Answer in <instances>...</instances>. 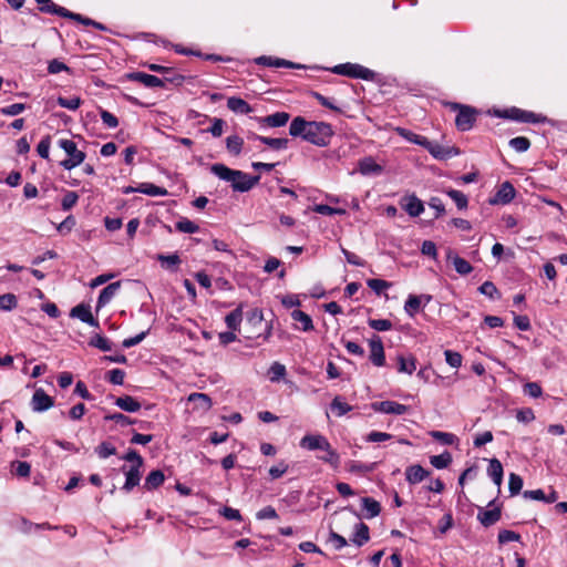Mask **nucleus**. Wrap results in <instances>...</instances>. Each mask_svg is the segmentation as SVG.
I'll return each instance as SVG.
<instances>
[{
    "mask_svg": "<svg viewBox=\"0 0 567 567\" xmlns=\"http://www.w3.org/2000/svg\"><path fill=\"white\" fill-rule=\"evenodd\" d=\"M289 134L292 137H301L316 146L324 147L330 143L333 130L328 123L306 121L303 117L297 116L290 123Z\"/></svg>",
    "mask_w": 567,
    "mask_h": 567,
    "instance_id": "1",
    "label": "nucleus"
},
{
    "mask_svg": "<svg viewBox=\"0 0 567 567\" xmlns=\"http://www.w3.org/2000/svg\"><path fill=\"white\" fill-rule=\"evenodd\" d=\"M210 171L220 179L229 182L235 192H248L259 182V176H250L241 171L231 169L224 164H214Z\"/></svg>",
    "mask_w": 567,
    "mask_h": 567,
    "instance_id": "2",
    "label": "nucleus"
},
{
    "mask_svg": "<svg viewBox=\"0 0 567 567\" xmlns=\"http://www.w3.org/2000/svg\"><path fill=\"white\" fill-rule=\"evenodd\" d=\"M58 145L65 152L68 158L63 159L60 165L66 169L71 171L79 165H81L85 159V153L78 148V145L74 141L69 138H61L58 141Z\"/></svg>",
    "mask_w": 567,
    "mask_h": 567,
    "instance_id": "3",
    "label": "nucleus"
},
{
    "mask_svg": "<svg viewBox=\"0 0 567 567\" xmlns=\"http://www.w3.org/2000/svg\"><path fill=\"white\" fill-rule=\"evenodd\" d=\"M332 71L337 74L347 75L354 79L369 80L373 76V72L360 64L344 63L336 65Z\"/></svg>",
    "mask_w": 567,
    "mask_h": 567,
    "instance_id": "4",
    "label": "nucleus"
},
{
    "mask_svg": "<svg viewBox=\"0 0 567 567\" xmlns=\"http://www.w3.org/2000/svg\"><path fill=\"white\" fill-rule=\"evenodd\" d=\"M454 109H458L455 124L461 131H468L475 122V110L470 106H461L455 104Z\"/></svg>",
    "mask_w": 567,
    "mask_h": 567,
    "instance_id": "5",
    "label": "nucleus"
},
{
    "mask_svg": "<svg viewBox=\"0 0 567 567\" xmlns=\"http://www.w3.org/2000/svg\"><path fill=\"white\" fill-rule=\"evenodd\" d=\"M423 147L426 148L429 153L439 161H445L460 154V151L455 147H444L429 140H426V143Z\"/></svg>",
    "mask_w": 567,
    "mask_h": 567,
    "instance_id": "6",
    "label": "nucleus"
},
{
    "mask_svg": "<svg viewBox=\"0 0 567 567\" xmlns=\"http://www.w3.org/2000/svg\"><path fill=\"white\" fill-rule=\"evenodd\" d=\"M370 360L375 367H383L385 363L384 348L379 336L374 334L369 340Z\"/></svg>",
    "mask_w": 567,
    "mask_h": 567,
    "instance_id": "7",
    "label": "nucleus"
},
{
    "mask_svg": "<svg viewBox=\"0 0 567 567\" xmlns=\"http://www.w3.org/2000/svg\"><path fill=\"white\" fill-rule=\"evenodd\" d=\"M515 188L509 182H504L498 188L494 197L489 198L491 205H506L509 204L515 197Z\"/></svg>",
    "mask_w": 567,
    "mask_h": 567,
    "instance_id": "8",
    "label": "nucleus"
},
{
    "mask_svg": "<svg viewBox=\"0 0 567 567\" xmlns=\"http://www.w3.org/2000/svg\"><path fill=\"white\" fill-rule=\"evenodd\" d=\"M372 410L384 414H404L409 408L395 401H380L371 404Z\"/></svg>",
    "mask_w": 567,
    "mask_h": 567,
    "instance_id": "9",
    "label": "nucleus"
},
{
    "mask_svg": "<svg viewBox=\"0 0 567 567\" xmlns=\"http://www.w3.org/2000/svg\"><path fill=\"white\" fill-rule=\"evenodd\" d=\"M505 113L508 118L524 123H538L545 120V117H540L539 115L533 112L523 111L517 107H512L507 110Z\"/></svg>",
    "mask_w": 567,
    "mask_h": 567,
    "instance_id": "10",
    "label": "nucleus"
},
{
    "mask_svg": "<svg viewBox=\"0 0 567 567\" xmlns=\"http://www.w3.org/2000/svg\"><path fill=\"white\" fill-rule=\"evenodd\" d=\"M70 316L80 319L92 327L97 328L99 321L92 316L91 308L87 305L81 303L72 308Z\"/></svg>",
    "mask_w": 567,
    "mask_h": 567,
    "instance_id": "11",
    "label": "nucleus"
},
{
    "mask_svg": "<svg viewBox=\"0 0 567 567\" xmlns=\"http://www.w3.org/2000/svg\"><path fill=\"white\" fill-rule=\"evenodd\" d=\"M31 404L33 411L43 412L53 406V400L42 389H38L33 393Z\"/></svg>",
    "mask_w": 567,
    "mask_h": 567,
    "instance_id": "12",
    "label": "nucleus"
},
{
    "mask_svg": "<svg viewBox=\"0 0 567 567\" xmlns=\"http://www.w3.org/2000/svg\"><path fill=\"white\" fill-rule=\"evenodd\" d=\"M300 446L309 451L323 450L329 447V442L323 435L320 434L306 435L301 439Z\"/></svg>",
    "mask_w": 567,
    "mask_h": 567,
    "instance_id": "13",
    "label": "nucleus"
},
{
    "mask_svg": "<svg viewBox=\"0 0 567 567\" xmlns=\"http://www.w3.org/2000/svg\"><path fill=\"white\" fill-rule=\"evenodd\" d=\"M402 208L412 217L420 216L424 206L421 199H419L415 195H410L401 200Z\"/></svg>",
    "mask_w": 567,
    "mask_h": 567,
    "instance_id": "14",
    "label": "nucleus"
},
{
    "mask_svg": "<svg viewBox=\"0 0 567 567\" xmlns=\"http://www.w3.org/2000/svg\"><path fill=\"white\" fill-rule=\"evenodd\" d=\"M358 171L364 176H377L383 172V167L379 165L371 156H367L359 161Z\"/></svg>",
    "mask_w": 567,
    "mask_h": 567,
    "instance_id": "15",
    "label": "nucleus"
},
{
    "mask_svg": "<svg viewBox=\"0 0 567 567\" xmlns=\"http://www.w3.org/2000/svg\"><path fill=\"white\" fill-rule=\"evenodd\" d=\"M141 467L142 466H131L128 470L123 467L124 474H125V483L122 487V489L130 492L135 486L140 484L141 481Z\"/></svg>",
    "mask_w": 567,
    "mask_h": 567,
    "instance_id": "16",
    "label": "nucleus"
},
{
    "mask_svg": "<svg viewBox=\"0 0 567 567\" xmlns=\"http://www.w3.org/2000/svg\"><path fill=\"white\" fill-rule=\"evenodd\" d=\"M501 508L495 506L494 508L483 511L481 509L477 514V519L485 527L492 526L501 519Z\"/></svg>",
    "mask_w": 567,
    "mask_h": 567,
    "instance_id": "17",
    "label": "nucleus"
},
{
    "mask_svg": "<svg viewBox=\"0 0 567 567\" xmlns=\"http://www.w3.org/2000/svg\"><path fill=\"white\" fill-rule=\"evenodd\" d=\"M120 287H121V282L116 281V282L110 284L101 291L99 299H97V305H96L97 310L101 309L102 307H104L106 303H109L112 300V298L120 290Z\"/></svg>",
    "mask_w": 567,
    "mask_h": 567,
    "instance_id": "18",
    "label": "nucleus"
},
{
    "mask_svg": "<svg viewBox=\"0 0 567 567\" xmlns=\"http://www.w3.org/2000/svg\"><path fill=\"white\" fill-rule=\"evenodd\" d=\"M290 115L286 112H277L271 115L259 118L260 123L270 127H281L288 123Z\"/></svg>",
    "mask_w": 567,
    "mask_h": 567,
    "instance_id": "19",
    "label": "nucleus"
},
{
    "mask_svg": "<svg viewBox=\"0 0 567 567\" xmlns=\"http://www.w3.org/2000/svg\"><path fill=\"white\" fill-rule=\"evenodd\" d=\"M447 260L453 264L455 270L462 276L468 275L473 270V267L467 260L453 254L452 251H449Z\"/></svg>",
    "mask_w": 567,
    "mask_h": 567,
    "instance_id": "20",
    "label": "nucleus"
},
{
    "mask_svg": "<svg viewBox=\"0 0 567 567\" xmlns=\"http://www.w3.org/2000/svg\"><path fill=\"white\" fill-rule=\"evenodd\" d=\"M188 401L195 404L194 409L203 412L208 411L213 405L212 399L206 393H192Z\"/></svg>",
    "mask_w": 567,
    "mask_h": 567,
    "instance_id": "21",
    "label": "nucleus"
},
{
    "mask_svg": "<svg viewBox=\"0 0 567 567\" xmlns=\"http://www.w3.org/2000/svg\"><path fill=\"white\" fill-rule=\"evenodd\" d=\"M503 466L497 458H492L488 464L487 474L499 488L503 482Z\"/></svg>",
    "mask_w": 567,
    "mask_h": 567,
    "instance_id": "22",
    "label": "nucleus"
},
{
    "mask_svg": "<svg viewBox=\"0 0 567 567\" xmlns=\"http://www.w3.org/2000/svg\"><path fill=\"white\" fill-rule=\"evenodd\" d=\"M429 472L425 471L421 465H412L406 468L405 476L409 483L417 484L426 478Z\"/></svg>",
    "mask_w": 567,
    "mask_h": 567,
    "instance_id": "23",
    "label": "nucleus"
},
{
    "mask_svg": "<svg viewBox=\"0 0 567 567\" xmlns=\"http://www.w3.org/2000/svg\"><path fill=\"white\" fill-rule=\"evenodd\" d=\"M227 107L234 113L248 114L252 111L251 106L243 99L231 96L227 100Z\"/></svg>",
    "mask_w": 567,
    "mask_h": 567,
    "instance_id": "24",
    "label": "nucleus"
},
{
    "mask_svg": "<svg viewBox=\"0 0 567 567\" xmlns=\"http://www.w3.org/2000/svg\"><path fill=\"white\" fill-rule=\"evenodd\" d=\"M132 79L144 84L147 87H159L164 85L163 81L159 78L143 72L132 74Z\"/></svg>",
    "mask_w": 567,
    "mask_h": 567,
    "instance_id": "25",
    "label": "nucleus"
},
{
    "mask_svg": "<svg viewBox=\"0 0 567 567\" xmlns=\"http://www.w3.org/2000/svg\"><path fill=\"white\" fill-rule=\"evenodd\" d=\"M114 403L126 412H136L141 409V403L131 395L120 396Z\"/></svg>",
    "mask_w": 567,
    "mask_h": 567,
    "instance_id": "26",
    "label": "nucleus"
},
{
    "mask_svg": "<svg viewBox=\"0 0 567 567\" xmlns=\"http://www.w3.org/2000/svg\"><path fill=\"white\" fill-rule=\"evenodd\" d=\"M39 4V9L41 12L50 13V14H56L62 17L63 14H66V9L63 7H60L52 2V0H35Z\"/></svg>",
    "mask_w": 567,
    "mask_h": 567,
    "instance_id": "27",
    "label": "nucleus"
},
{
    "mask_svg": "<svg viewBox=\"0 0 567 567\" xmlns=\"http://www.w3.org/2000/svg\"><path fill=\"white\" fill-rule=\"evenodd\" d=\"M241 321H243V306L241 305L225 317V322H226L227 327L233 331L239 330Z\"/></svg>",
    "mask_w": 567,
    "mask_h": 567,
    "instance_id": "28",
    "label": "nucleus"
},
{
    "mask_svg": "<svg viewBox=\"0 0 567 567\" xmlns=\"http://www.w3.org/2000/svg\"><path fill=\"white\" fill-rule=\"evenodd\" d=\"M164 473L159 470L152 471L145 478L144 488L152 491L164 483Z\"/></svg>",
    "mask_w": 567,
    "mask_h": 567,
    "instance_id": "29",
    "label": "nucleus"
},
{
    "mask_svg": "<svg viewBox=\"0 0 567 567\" xmlns=\"http://www.w3.org/2000/svg\"><path fill=\"white\" fill-rule=\"evenodd\" d=\"M137 193H142L148 196H166L167 190L163 187L156 186L152 183H142L136 187Z\"/></svg>",
    "mask_w": 567,
    "mask_h": 567,
    "instance_id": "30",
    "label": "nucleus"
},
{
    "mask_svg": "<svg viewBox=\"0 0 567 567\" xmlns=\"http://www.w3.org/2000/svg\"><path fill=\"white\" fill-rule=\"evenodd\" d=\"M256 62L258 64L268 65V66H275V68H296L297 65L290 61L284 60V59H272L271 56H259L256 59Z\"/></svg>",
    "mask_w": 567,
    "mask_h": 567,
    "instance_id": "31",
    "label": "nucleus"
},
{
    "mask_svg": "<svg viewBox=\"0 0 567 567\" xmlns=\"http://www.w3.org/2000/svg\"><path fill=\"white\" fill-rule=\"evenodd\" d=\"M395 132L404 140L411 142L413 144L420 145L422 147L424 146V144L426 143V140H427L426 137L415 134L404 127H395Z\"/></svg>",
    "mask_w": 567,
    "mask_h": 567,
    "instance_id": "32",
    "label": "nucleus"
},
{
    "mask_svg": "<svg viewBox=\"0 0 567 567\" xmlns=\"http://www.w3.org/2000/svg\"><path fill=\"white\" fill-rule=\"evenodd\" d=\"M244 146V140L238 135H230L226 138V148L227 151L237 156L241 153Z\"/></svg>",
    "mask_w": 567,
    "mask_h": 567,
    "instance_id": "33",
    "label": "nucleus"
},
{
    "mask_svg": "<svg viewBox=\"0 0 567 567\" xmlns=\"http://www.w3.org/2000/svg\"><path fill=\"white\" fill-rule=\"evenodd\" d=\"M256 140L260 141L262 144L268 145L269 147L274 150H285L288 146L289 141L287 138H272V137H266L256 135Z\"/></svg>",
    "mask_w": 567,
    "mask_h": 567,
    "instance_id": "34",
    "label": "nucleus"
},
{
    "mask_svg": "<svg viewBox=\"0 0 567 567\" xmlns=\"http://www.w3.org/2000/svg\"><path fill=\"white\" fill-rule=\"evenodd\" d=\"M361 502H362L363 508L368 513L367 514L368 518H373L380 514L381 506H380L379 502H377L375 499L370 498V497H363L361 499Z\"/></svg>",
    "mask_w": 567,
    "mask_h": 567,
    "instance_id": "35",
    "label": "nucleus"
},
{
    "mask_svg": "<svg viewBox=\"0 0 567 567\" xmlns=\"http://www.w3.org/2000/svg\"><path fill=\"white\" fill-rule=\"evenodd\" d=\"M369 527L363 523L358 524L355 526V533L352 542L358 546H362L369 540Z\"/></svg>",
    "mask_w": 567,
    "mask_h": 567,
    "instance_id": "36",
    "label": "nucleus"
},
{
    "mask_svg": "<svg viewBox=\"0 0 567 567\" xmlns=\"http://www.w3.org/2000/svg\"><path fill=\"white\" fill-rule=\"evenodd\" d=\"M291 318L295 321L301 323L303 331H309V330L313 329L312 320H311L310 316H308L306 312H303L301 310H293L291 312Z\"/></svg>",
    "mask_w": 567,
    "mask_h": 567,
    "instance_id": "37",
    "label": "nucleus"
},
{
    "mask_svg": "<svg viewBox=\"0 0 567 567\" xmlns=\"http://www.w3.org/2000/svg\"><path fill=\"white\" fill-rule=\"evenodd\" d=\"M347 468L351 473L365 474L370 473L375 468V463L364 464L357 461H351L348 463Z\"/></svg>",
    "mask_w": 567,
    "mask_h": 567,
    "instance_id": "38",
    "label": "nucleus"
},
{
    "mask_svg": "<svg viewBox=\"0 0 567 567\" xmlns=\"http://www.w3.org/2000/svg\"><path fill=\"white\" fill-rule=\"evenodd\" d=\"M452 462V455L449 452H444L440 455H433L430 458V463L439 470L447 467Z\"/></svg>",
    "mask_w": 567,
    "mask_h": 567,
    "instance_id": "39",
    "label": "nucleus"
},
{
    "mask_svg": "<svg viewBox=\"0 0 567 567\" xmlns=\"http://www.w3.org/2000/svg\"><path fill=\"white\" fill-rule=\"evenodd\" d=\"M398 362H399L398 370L401 373L412 374L416 369L415 359L412 357L406 360L404 357L400 355L398 358Z\"/></svg>",
    "mask_w": 567,
    "mask_h": 567,
    "instance_id": "40",
    "label": "nucleus"
},
{
    "mask_svg": "<svg viewBox=\"0 0 567 567\" xmlns=\"http://www.w3.org/2000/svg\"><path fill=\"white\" fill-rule=\"evenodd\" d=\"M268 373L271 382H278L286 375V367L279 362H274Z\"/></svg>",
    "mask_w": 567,
    "mask_h": 567,
    "instance_id": "41",
    "label": "nucleus"
},
{
    "mask_svg": "<svg viewBox=\"0 0 567 567\" xmlns=\"http://www.w3.org/2000/svg\"><path fill=\"white\" fill-rule=\"evenodd\" d=\"M331 410L336 412L338 416H342L352 410V406L343 402L340 396H336L331 402Z\"/></svg>",
    "mask_w": 567,
    "mask_h": 567,
    "instance_id": "42",
    "label": "nucleus"
},
{
    "mask_svg": "<svg viewBox=\"0 0 567 567\" xmlns=\"http://www.w3.org/2000/svg\"><path fill=\"white\" fill-rule=\"evenodd\" d=\"M90 346L95 347L102 351L112 350L111 341L101 334L93 336L90 340Z\"/></svg>",
    "mask_w": 567,
    "mask_h": 567,
    "instance_id": "43",
    "label": "nucleus"
},
{
    "mask_svg": "<svg viewBox=\"0 0 567 567\" xmlns=\"http://www.w3.org/2000/svg\"><path fill=\"white\" fill-rule=\"evenodd\" d=\"M56 102L61 107L72 110V111H75L76 109H79V106L82 103V101L79 96H73V97L59 96Z\"/></svg>",
    "mask_w": 567,
    "mask_h": 567,
    "instance_id": "44",
    "label": "nucleus"
},
{
    "mask_svg": "<svg viewBox=\"0 0 567 567\" xmlns=\"http://www.w3.org/2000/svg\"><path fill=\"white\" fill-rule=\"evenodd\" d=\"M421 308V299L417 296H410L404 305L405 312L413 317Z\"/></svg>",
    "mask_w": 567,
    "mask_h": 567,
    "instance_id": "45",
    "label": "nucleus"
},
{
    "mask_svg": "<svg viewBox=\"0 0 567 567\" xmlns=\"http://www.w3.org/2000/svg\"><path fill=\"white\" fill-rule=\"evenodd\" d=\"M446 194L454 200L458 209H465L467 207V197L462 192L450 189Z\"/></svg>",
    "mask_w": 567,
    "mask_h": 567,
    "instance_id": "46",
    "label": "nucleus"
},
{
    "mask_svg": "<svg viewBox=\"0 0 567 567\" xmlns=\"http://www.w3.org/2000/svg\"><path fill=\"white\" fill-rule=\"evenodd\" d=\"M322 451L326 452V455L324 456H321L320 458L326 462V463H329L331 466L333 467H338L339 464H340V456L339 454L331 447V444L329 443V447L328 449H323Z\"/></svg>",
    "mask_w": 567,
    "mask_h": 567,
    "instance_id": "47",
    "label": "nucleus"
},
{
    "mask_svg": "<svg viewBox=\"0 0 567 567\" xmlns=\"http://www.w3.org/2000/svg\"><path fill=\"white\" fill-rule=\"evenodd\" d=\"M523 487V480L515 473L509 474L508 489L512 496L517 495Z\"/></svg>",
    "mask_w": 567,
    "mask_h": 567,
    "instance_id": "48",
    "label": "nucleus"
},
{
    "mask_svg": "<svg viewBox=\"0 0 567 567\" xmlns=\"http://www.w3.org/2000/svg\"><path fill=\"white\" fill-rule=\"evenodd\" d=\"M509 145L512 148H514L516 152H526L529 146H530V142L527 137H524V136H518V137H514L509 141Z\"/></svg>",
    "mask_w": 567,
    "mask_h": 567,
    "instance_id": "49",
    "label": "nucleus"
},
{
    "mask_svg": "<svg viewBox=\"0 0 567 567\" xmlns=\"http://www.w3.org/2000/svg\"><path fill=\"white\" fill-rule=\"evenodd\" d=\"M157 259L161 261L162 266L166 268H173L181 264V258L178 255H158Z\"/></svg>",
    "mask_w": 567,
    "mask_h": 567,
    "instance_id": "50",
    "label": "nucleus"
},
{
    "mask_svg": "<svg viewBox=\"0 0 567 567\" xmlns=\"http://www.w3.org/2000/svg\"><path fill=\"white\" fill-rule=\"evenodd\" d=\"M368 323L377 331H389L392 328V322L388 319H370Z\"/></svg>",
    "mask_w": 567,
    "mask_h": 567,
    "instance_id": "51",
    "label": "nucleus"
},
{
    "mask_svg": "<svg viewBox=\"0 0 567 567\" xmlns=\"http://www.w3.org/2000/svg\"><path fill=\"white\" fill-rule=\"evenodd\" d=\"M431 436L446 445H451L457 440L454 434L441 431L431 432Z\"/></svg>",
    "mask_w": 567,
    "mask_h": 567,
    "instance_id": "52",
    "label": "nucleus"
},
{
    "mask_svg": "<svg viewBox=\"0 0 567 567\" xmlns=\"http://www.w3.org/2000/svg\"><path fill=\"white\" fill-rule=\"evenodd\" d=\"M524 393L530 398H539L543 394L542 386L537 382H527L523 389Z\"/></svg>",
    "mask_w": 567,
    "mask_h": 567,
    "instance_id": "53",
    "label": "nucleus"
},
{
    "mask_svg": "<svg viewBox=\"0 0 567 567\" xmlns=\"http://www.w3.org/2000/svg\"><path fill=\"white\" fill-rule=\"evenodd\" d=\"M78 199L79 196L75 192H66L61 202L62 209H71L78 203Z\"/></svg>",
    "mask_w": 567,
    "mask_h": 567,
    "instance_id": "54",
    "label": "nucleus"
},
{
    "mask_svg": "<svg viewBox=\"0 0 567 567\" xmlns=\"http://www.w3.org/2000/svg\"><path fill=\"white\" fill-rule=\"evenodd\" d=\"M444 355L446 363L452 368H460L462 365V355L458 352L446 350Z\"/></svg>",
    "mask_w": 567,
    "mask_h": 567,
    "instance_id": "55",
    "label": "nucleus"
},
{
    "mask_svg": "<svg viewBox=\"0 0 567 567\" xmlns=\"http://www.w3.org/2000/svg\"><path fill=\"white\" fill-rule=\"evenodd\" d=\"M176 228L186 234H194L199 229V227L189 219H182L177 221Z\"/></svg>",
    "mask_w": 567,
    "mask_h": 567,
    "instance_id": "56",
    "label": "nucleus"
},
{
    "mask_svg": "<svg viewBox=\"0 0 567 567\" xmlns=\"http://www.w3.org/2000/svg\"><path fill=\"white\" fill-rule=\"evenodd\" d=\"M51 145V137L49 135L44 136L37 146L38 154L45 159H49V152Z\"/></svg>",
    "mask_w": 567,
    "mask_h": 567,
    "instance_id": "57",
    "label": "nucleus"
},
{
    "mask_svg": "<svg viewBox=\"0 0 567 567\" xmlns=\"http://www.w3.org/2000/svg\"><path fill=\"white\" fill-rule=\"evenodd\" d=\"M95 452L101 458H106L114 455L116 453V449L112 444L103 442L96 447Z\"/></svg>",
    "mask_w": 567,
    "mask_h": 567,
    "instance_id": "58",
    "label": "nucleus"
},
{
    "mask_svg": "<svg viewBox=\"0 0 567 567\" xmlns=\"http://www.w3.org/2000/svg\"><path fill=\"white\" fill-rule=\"evenodd\" d=\"M367 284L378 295H380L391 286L390 282L382 279H369Z\"/></svg>",
    "mask_w": 567,
    "mask_h": 567,
    "instance_id": "59",
    "label": "nucleus"
},
{
    "mask_svg": "<svg viewBox=\"0 0 567 567\" xmlns=\"http://www.w3.org/2000/svg\"><path fill=\"white\" fill-rule=\"evenodd\" d=\"M17 299L12 293H6L0 296V309L1 310H11L16 307Z\"/></svg>",
    "mask_w": 567,
    "mask_h": 567,
    "instance_id": "60",
    "label": "nucleus"
},
{
    "mask_svg": "<svg viewBox=\"0 0 567 567\" xmlns=\"http://www.w3.org/2000/svg\"><path fill=\"white\" fill-rule=\"evenodd\" d=\"M25 110V104L14 103L1 109V113L7 116H16Z\"/></svg>",
    "mask_w": 567,
    "mask_h": 567,
    "instance_id": "61",
    "label": "nucleus"
},
{
    "mask_svg": "<svg viewBox=\"0 0 567 567\" xmlns=\"http://www.w3.org/2000/svg\"><path fill=\"white\" fill-rule=\"evenodd\" d=\"M519 538H520L519 534H517L513 530L503 529L498 533V542L501 544H506L508 542H517V540H519Z\"/></svg>",
    "mask_w": 567,
    "mask_h": 567,
    "instance_id": "62",
    "label": "nucleus"
},
{
    "mask_svg": "<svg viewBox=\"0 0 567 567\" xmlns=\"http://www.w3.org/2000/svg\"><path fill=\"white\" fill-rule=\"evenodd\" d=\"M256 518L259 520L275 519V518H278V514L272 506H266L257 512Z\"/></svg>",
    "mask_w": 567,
    "mask_h": 567,
    "instance_id": "63",
    "label": "nucleus"
},
{
    "mask_svg": "<svg viewBox=\"0 0 567 567\" xmlns=\"http://www.w3.org/2000/svg\"><path fill=\"white\" fill-rule=\"evenodd\" d=\"M125 372L121 369H113L107 373V380L113 383L121 385L124 382Z\"/></svg>",
    "mask_w": 567,
    "mask_h": 567,
    "instance_id": "64",
    "label": "nucleus"
}]
</instances>
